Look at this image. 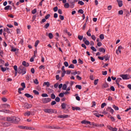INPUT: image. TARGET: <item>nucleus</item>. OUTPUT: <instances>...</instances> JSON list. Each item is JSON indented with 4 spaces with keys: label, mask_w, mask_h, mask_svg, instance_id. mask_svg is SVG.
Instances as JSON below:
<instances>
[{
    "label": "nucleus",
    "mask_w": 131,
    "mask_h": 131,
    "mask_svg": "<svg viewBox=\"0 0 131 131\" xmlns=\"http://www.w3.org/2000/svg\"><path fill=\"white\" fill-rule=\"evenodd\" d=\"M7 120L9 122H12V123H17L20 121V119L19 118H17L16 117H8L7 118Z\"/></svg>",
    "instance_id": "nucleus-1"
},
{
    "label": "nucleus",
    "mask_w": 131,
    "mask_h": 131,
    "mask_svg": "<svg viewBox=\"0 0 131 131\" xmlns=\"http://www.w3.org/2000/svg\"><path fill=\"white\" fill-rule=\"evenodd\" d=\"M18 74H21V75H24L26 74V68L23 67V66H20L18 68Z\"/></svg>",
    "instance_id": "nucleus-2"
},
{
    "label": "nucleus",
    "mask_w": 131,
    "mask_h": 131,
    "mask_svg": "<svg viewBox=\"0 0 131 131\" xmlns=\"http://www.w3.org/2000/svg\"><path fill=\"white\" fill-rule=\"evenodd\" d=\"M44 112H46V113H49V114H53V113H55V111L53 109H49V108H46L43 110Z\"/></svg>",
    "instance_id": "nucleus-3"
},
{
    "label": "nucleus",
    "mask_w": 131,
    "mask_h": 131,
    "mask_svg": "<svg viewBox=\"0 0 131 131\" xmlns=\"http://www.w3.org/2000/svg\"><path fill=\"white\" fill-rule=\"evenodd\" d=\"M120 77H122V79L127 80L130 78V76L127 74H122V75H120Z\"/></svg>",
    "instance_id": "nucleus-4"
},
{
    "label": "nucleus",
    "mask_w": 131,
    "mask_h": 131,
    "mask_svg": "<svg viewBox=\"0 0 131 131\" xmlns=\"http://www.w3.org/2000/svg\"><path fill=\"white\" fill-rule=\"evenodd\" d=\"M52 101V99L50 98H46L42 99V102L44 104H47V103H49V102H51Z\"/></svg>",
    "instance_id": "nucleus-5"
},
{
    "label": "nucleus",
    "mask_w": 131,
    "mask_h": 131,
    "mask_svg": "<svg viewBox=\"0 0 131 131\" xmlns=\"http://www.w3.org/2000/svg\"><path fill=\"white\" fill-rule=\"evenodd\" d=\"M107 111H108V112H110V113H112V114H113L114 113V110L110 107H108L106 109Z\"/></svg>",
    "instance_id": "nucleus-6"
},
{
    "label": "nucleus",
    "mask_w": 131,
    "mask_h": 131,
    "mask_svg": "<svg viewBox=\"0 0 131 131\" xmlns=\"http://www.w3.org/2000/svg\"><path fill=\"white\" fill-rule=\"evenodd\" d=\"M117 2L118 3V6L120 8H121V7H122V6H123V4H122V1L117 0Z\"/></svg>",
    "instance_id": "nucleus-7"
},
{
    "label": "nucleus",
    "mask_w": 131,
    "mask_h": 131,
    "mask_svg": "<svg viewBox=\"0 0 131 131\" xmlns=\"http://www.w3.org/2000/svg\"><path fill=\"white\" fill-rule=\"evenodd\" d=\"M81 123L82 124H91V122L90 121H86L85 120L82 121Z\"/></svg>",
    "instance_id": "nucleus-8"
},
{
    "label": "nucleus",
    "mask_w": 131,
    "mask_h": 131,
    "mask_svg": "<svg viewBox=\"0 0 131 131\" xmlns=\"http://www.w3.org/2000/svg\"><path fill=\"white\" fill-rule=\"evenodd\" d=\"M22 64L23 66H25V67H28V66H29V63L26 62L25 61H23Z\"/></svg>",
    "instance_id": "nucleus-9"
},
{
    "label": "nucleus",
    "mask_w": 131,
    "mask_h": 131,
    "mask_svg": "<svg viewBox=\"0 0 131 131\" xmlns=\"http://www.w3.org/2000/svg\"><path fill=\"white\" fill-rule=\"evenodd\" d=\"M25 97L27 98H31V99H33V96L28 93H26L25 94Z\"/></svg>",
    "instance_id": "nucleus-10"
},
{
    "label": "nucleus",
    "mask_w": 131,
    "mask_h": 131,
    "mask_svg": "<svg viewBox=\"0 0 131 131\" xmlns=\"http://www.w3.org/2000/svg\"><path fill=\"white\" fill-rule=\"evenodd\" d=\"M25 105H26V108H27V109H29V108H31V107H32V104H31L26 103Z\"/></svg>",
    "instance_id": "nucleus-11"
},
{
    "label": "nucleus",
    "mask_w": 131,
    "mask_h": 131,
    "mask_svg": "<svg viewBox=\"0 0 131 131\" xmlns=\"http://www.w3.org/2000/svg\"><path fill=\"white\" fill-rule=\"evenodd\" d=\"M72 110H78V111H80L81 109H80V107H78V106H77V107H74V106H73L72 107Z\"/></svg>",
    "instance_id": "nucleus-12"
},
{
    "label": "nucleus",
    "mask_w": 131,
    "mask_h": 131,
    "mask_svg": "<svg viewBox=\"0 0 131 131\" xmlns=\"http://www.w3.org/2000/svg\"><path fill=\"white\" fill-rule=\"evenodd\" d=\"M48 128H51V129H59L60 128V127H55V126H48L47 127Z\"/></svg>",
    "instance_id": "nucleus-13"
},
{
    "label": "nucleus",
    "mask_w": 131,
    "mask_h": 131,
    "mask_svg": "<svg viewBox=\"0 0 131 131\" xmlns=\"http://www.w3.org/2000/svg\"><path fill=\"white\" fill-rule=\"evenodd\" d=\"M31 114V112L29 111H27L24 114L25 116H30V115Z\"/></svg>",
    "instance_id": "nucleus-14"
},
{
    "label": "nucleus",
    "mask_w": 131,
    "mask_h": 131,
    "mask_svg": "<svg viewBox=\"0 0 131 131\" xmlns=\"http://www.w3.org/2000/svg\"><path fill=\"white\" fill-rule=\"evenodd\" d=\"M99 52H102V53H105L106 52V50L103 48H100L99 49Z\"/></svg>",
    "instance_id": "nucleus-15"
},
{
    "label": "nucleus",
    "mask_w": 131,
    "mask_h": 131,
    "mask_svg": "<svg viewBox=\"0 0 131 131\" xmlns=\"http://www.w3.org/2000/svg\"><path fill=\"white\" fill-rule=\"evenodd\" d=\"M48 36L50 39H52L54 37V35L52 33H49L48 34Z\"/></svg>",
    "instance_id": "nucleus-16"
},
{
    "label": "nucleus",
    "mask_w": 131,
    "mask_h": 131,
    "mask_svg": "<svg viewBox=\"0 0 131 131\" xmlns=\"http://www.w3.org/2000/svg\"><path fill=\"white\" fill-rule=\"evenodd\" d=\"M0 67L1 68V70H2V71H3V72H5L7 71V68L3 67V66H0Z\"/></svg>",
    "instance_id": "nucleus-17"
},
{
    "label": "nucleus",
    "mask_w": 131,
    "mask_h": 131,
    "mask_svg": "<svg viewBox=\"0 0 131 131\" xmlns=\"http://www.w3.org/2000/svg\"><path fill=\"white\" fill-rule=\"evenodd\" d=\"M103 59H105V61H108L109 60V57H108V54H106L103 56Z\"/></svg>",
    "instance_id": "nucleus-18"
},
{
    "label": "nucleus",
    "mask_w": 131,
    "mask_h": 131,
    "mask_svg": "<svg viewBox=\"0 0 131 131\" xmlns=\"http://www.w3.org/2000/svg\"><path fill=\"white\" fill-rule=\"evenodd\" d=\"M72 74H73V75H76V74H78V75H79V74H80V72L79 71H77V72H73L71 73Z\"/></svg>",
    "instance_id": "nucleus-19"
},
{
    "label": "nucleus",
    "mask_w": 131,
    "mask_h": 131,
    "mask_svg": "<svg viewBox=\"0 0 131 131\" xmlns=\"http://www.w3.org/2000/svg\"><path fill=\"white\" fill-rule=\"evenodd\" d=\"M70 7V5H69L68 3H65L64 5V7L66 9H68Z\"/></svg>",
    "instance_id": "nucleus-20"
},
{
    "label": "nucleus",
    "mask_w": 131,
    "mask_h": 131,
    "mask_svg": "<svg viewBox=\"0 0 131 131\" xmlns=\"http://www.w3.org/2000/svg\"><path fill=\"white\" fill-rule=\"evenodd\" d=\"M3 108H9L10 107V105L8 104H5L3 105Z\"/></svg>",
    "instance_id": "nucleus-21"
},
{
    "label": "nucleus",
    "mask_w": 131,
    "mask_h": 131,
    "mask_svg": "<svg viewBox=\"0 0 131 131\" xmlns=\"http://www.w3.org/2000/svg\"><path fill=\"white\" fill-rule=\"evenodd\" d=\"M4 31H5V32H8V33H11V31H10V29L8 28H4Z\"/></svg>",
    "instance_id": "nucleus-22"
},
{
    "label": "nucleus",
    "mask_w": 131,
    "mask_h": 131,
    "mask_svg": "<svg viewBox=\"0 0 131 131\" xmlns=\"http://www.w3.org/2000/svg\"><path fill=\"white\" fill-rule=\"evenodd\" d=\"M113 108H114L116 111L119 110V108H118V107L115 105H113Z\"/></svg>",
    "instance_id": "nucleus-23"
},
{
    "label": "nucleus",
    "mask_w": 131,
    "mask_h": 131,
    "mask_svg": "<svg viewBox=\"0 0 131 131\" xmlns=\"http://www.w3.org/2000/svg\"><path fill=\"white\" fill-rule=\"evenodd\" d=\"M43 85H47V88L50 86V82H45L43 83Z\"/></svg>",
    "instance_id": "nucleus-24"
},
{
    "label": "nucleus",
    "mask_w": 131,
    "mask_h": 131,
    "mask_svg": "<svg viewBox=\"0 0 131 131\" xmlns=\"http://www.w3.org/2000/svg\"><path fill=\"white\" fill-rule=\"evenodd\" d=\"M62 90L64 91H66L67 90V85L66 84H64L62 86Z\"/></svg>",
    "instance_id": "nucleus-25"
},
{
    "label": "nucleus",
    "mask_w": 131,
    "mask_h": 131,
    "mask_svg": "<svg viewBox=\"0 0 131 131\" xmlns=\"http://www.w3.org/2000/svg\"><path fill=\"white\" fill-rule=\"evenodd\" d=\"M121 80H122V79H121V78H118L116 80V82L119 83L120 82V81H121Z\"/></svg>",
    "instance_id": "nucleus-26"
},
{
    "label": "nucleus",
    "mask_w": 131,
    "mask_h": 131,
    "mask_svg": "<svg viewBox=\"0 0 131 131\" xmlns=\"http://www.w3.org/2000/svg\"><path fill=\"white\" fill-rule=\"evenodd\" d=\"M99 38H100V39L103 40L104 39V38H105V37H104V34H101L99 35Z\"/></svg>",
    "instance_id": "nucleus-27"
},
{
    "label": "nucleus",
    "mask_w": 131,
    "mask_h": 131,
    "mask_svg": "<svg viewBox=\"0 0 131 131\" xmlns=\"http://www.w3.org/2000/svg\"><path fill=\"white\" fill-rule=\"evenodd\" d=\"M50 27V24L47 23L46 24L45 26H44V28H46V29H48V28H49V27Z\"/></svg>",
    "instance_id": "nucleus-28"
},
{
    "label": "nucleus",
    "mask_w": 131,
    "mask_h": 131,
    "mask_svg": "<svg viewBox=\"0 0 131 131\" xmlns=\"http://www.w3.org/2000/svg\"><path fill=\"white\" fill-rule=\"evenodd\" d=\"M61 108L62 109H65L66 108V104H65L64 103H63L61 104Z\"/></svg>",
    "instance_id": "nucleus-29"
},
{
    "label": "nucleus",
    "mask_w": 131,
    "mask_h": 131,
    "mask_svg": "<svg viewBox=\"0 0 131 131\" xmlns=\"http://www.w3.org/2000/svg\"><path fill=\"white\" fill-rule=\"evenodd\" d=\"M51 99L54 100V99H56V95H55V94H52L51 95Z\"/></svg>",
    "instance_id": "nucleus-30"
},
{
    "label": "nucleus",
    "mask_w": 131,
    "mask_h": 131,
    "mask_svg": "<svg viewBox=\"0 0 131 131\" xmlns=\"http://www.w3.org/2000/svg\"><path fill=\"white\" fill-rule=\"evenodd\" d=\"M10 8H11V6L10 5H8L7 6H6L5 8H4V10H5L6 11L10 9Z\"/></svg>",
    "instance_id": "nucleus-31"
},
{
    "label": "nucleus",
    "mask_w": 131,
    "mask_h": 131,
    "mask_svg": "<svg viewBox=\"0 0 131 131\" xmlns=\"http://www.w3.org/2000/svg\"><path fill=\"white\" fill-rule=\"evenodd\" d=\"M33 93H34L35 95H39V92L36 90H33Z\"/></svg>",
    "instance_id": "nucleus-32"
},
{
    "label": "nucleus",
    "mask_w": 131,
    "mask_h": 131,
    "mask_svg": "<svg viewBox=\"0 0 131 131\" xmlns=\"http://www.w3.org/2000/svg\"><path fill=\"white\" fill-rule=\"evenodd\" d=\"M103 88L106 89V88H108L109 87V85L108 84V83H105L103 84Z\"/></svg>",
    "instance_id": "nucleus-33"
},
{
    "label": "nucleus",
    "mask_w": 131,
    "mask_h": 131,
    "mask_svg": "<svg viewBox=\"0 0 131 131\" xmlns=\"http://www.w3.org/2000/svg\"><path fill=\"white\" fill-rule=\"evenodd\" d=\"M78 38L80 40H82V39L83 38V36H82V35H78Z\"/></svg>",
    "instance_id": "nucleus-34"
},
{
    "label": "nucleus",
    "mask_w": 131,
    "mask_h": 131,
    "mask_svg": "<svg viewBox=\"0 0 131 131\" xmlns=\"http://www.w3.org/2000/svg\"><path fill=\"white\" fill-rule=\"evenodd\" d=\"M41 97H49V95L46 93H43V94H41Z\"/></svg>",
    "instance_id": "nucleus-35"
},
{
    "label": "nucleus",
    "mask_w": 131,
    "mask_h": 131,
    "mask_svg": "<svg viewBox=\"0 0 131 131\" xmlns=\"http://www.w3.org/2000/svg\"><path fill=\"white\" fill-rule=\"evenodd\" d=\"M98 82H99V79L95 80L94 82L95 85H97V84H98Z\"/></svg>",
    "instance_id": "nucleus-36"
},
{
    "label": "nucleus",
    "mask_w": 131,
    "mask_h": 131,
    "mask_svg": "<svg viewBox=\"0 0 131 131\" xmlns=\"http://www.w3.org/2000/svg\"><path fill=\"white\" fill-rule=\"evenodd\" d=\"M64 66L66 67H68V66H69V64L68 63V62L67 61H65L64 63H63Z\"/></svg>",
    "instance_id": "nucleus-37"
},
{
    "label": "nucleus",
    "mask_w": 131,
    "mask_h": 131,
    "mask_svg": "<svg viewBox=\"0 0 131 131\" xmlns=\"http://www.w3.org/2000/svg\"><path fill=\"white\" fill-rule=\"evenodd\" d=\"M78 5H80V6H83V5H84V3H83V2L82 1H79L78 3Z\"/></svg>",
    "instance_id": "nucleus-38"
},
{
    "label": "nucleus",
    "mask_w": 131,
    "mask_h": 131,
    "mask_svg": "<svg viewBox=\"0 0 131 131\" xmlns=\"http://www.w3.org/2000/svg\"><path fill=\"white\" fill-rule=\"evenodd\" d=\"M66 41H67V43H68V47H71V45L70 44V42H69V40H68L67 39L66 40Z\"/></svg>",
    "instance_id": "nucleus-39"
},
{
    "label": "nucleus",
    "mask_w": 131,
    "mask_h": 131,
    "mask_svg": "<svg viewBox=\"0 0 131 131\" xmlns=\"http://www.w3.org/2000/svg\"><path fill=\"white\" fill-rule=\"evenodd\" d=\"M39 69L41 70L43 69V70H45V66H40V67H39Z\"/></svg>",
    "instance_id": "nucleus-40"
},
{
    "label": "nucleus",
    "mask_w": 131,
    "mask_h": 131,
    "mask_svg": "<svg viewBox=\"0 0 131 131\" xmlns=\"http://www.w3.org/2000/svg\"><path fill=\"white\" fill-rule=\"evenodd\" d=\"M38 43H39V40H37L36 41V42H35V47H37V46H38Z\"/></svg>",
    "instance_id": "nucleus-41"
},
{
    "label": "nucleus",
    "mask_w": 131,
    "mask_h": 131,
    "mask_svg": "<svg viewBox=\"0 0 131 131\" xmlns=\"http://www.w3.org/2000/svg\"><path fill=\"white\" fill-rule=\"evenodd\" d=\"M91 49L94 52H97V49H96V48H95V47L92 46V47H91Z\"/></svg>",
    "instance_id": "nucleus-42"
},
{
    "label": "nucleus",
    "mask_w": 131,
    "mask_h": 131,
    "mask_svg": "<svg viewBox=\"0 0 131 131\" xmlns=\"http://www.w3.org/2000/svg\"><path fill=\"white\" fill-rule=\"evenodd\" d=\"M96 126H98L99 127H103V126H104V124H97L96 125Z\"/></svg>",
    "instance_id": "nucleus-43"
},
{
    "label": "nucleus",
    "mask_w": 131,
    "mask_h": 131,
    "mask_svg": "<svg viewBox=\"0 0 131 131\" xmlns=\"http://www.w3.org/2000/svg\"><path fill=\"white\" fill-rule=\"evenodd\" d=\"M13 68L14 71H18V67L17 66H14Z\"/></svg>",
    "instance_id": "nucleus-44"
},
{
    "label": "nucleus",
    "mask_w": 131,
    "mask_h": 131,
    "mask_svg": "<svg viewBox=\"0 0 131 131\" xmlns=\"http://www.w3.org/2000/svg\"><path fill=\"white\" fill-rule=\"evenodd\" d=\"M62 73L61 74V77H64L65 76V74H66V71H62Z\"/></svg>",
    "instance_id": "nucleus-45"
},
{
    "label": "nucleus",
    "mask_w": 131,
    "mask_h": 131,
    "mask_svg": "<svg viewBox=\"0 0 131 131\" xmlns=\"http://www.w3.org/2000/svg\"><path fill=\"white\" fill-rule=\"evenodd\" d=\"M76 88L77 89H78L79 90H81V89H82L81 85H76Z\"/></svg>",
    "instance_id": "nucleus-46"
},
{
    "label": "nucleus",
    "mask_w": 131,
    "mask_h": 131,
    "mask_svg": "<svg viewBox=\"0 0 131 131\" xmlns=\"http://www.w3.org/2000/svg\"><path fill=\"white\" fill-rule=\"evenodd\" d=\"M59 97H60V98H63L64 97V93H61L58 95Z\"/></svg>",
    "instance_id": "nucleus-47"
},
{
    "label": "nucleus",
    "mask_w": 131,
    "mask_h": 131,
    "mask_svg": "<svg viewBox=\"0 0 131 131\" xmlns=\"http://www.w3.org/2000/svg\"><path fill=\"white\" fill-rule=\"evenodd\" d=\"M91 38L93 40H96V36H95V35H92L91 36Z\"/></svg>",
    "instance_id": "nucleus-48"
},
{
    "label": "nucleus",
    "mask_w": 131,
    "mask_h": 131,
    "mask_svg": "<svg viewBox=\"0 0 131 131\" xmlns=\"http://www.w3.org/2000/svg\"><path fill=\"white\" fill-rule=\"evenodd\" d=\"M20 85H21L23 88H25H25H26V86L25 85V83H24V82L21 83L20 84Z\"/></svg>",
    "instance_id": "nucleus-49"
},
{
    "label": "nucleus",
    "mask_w": 131,
    "mask_h": 131,
    "mask_svg": "<svg viewBox=\"0 0 131 131\" xmlns=\"http://www.w3.org/2000/svg\"><path fill=\"white\" fill-rule=\"evenodd\" d=\"M78 12L80 13V14H83V13H84L83 10L80 9V10H78Z\"/></svg>",
    "instance_id": "nucleus-50"
},
{
    "label": "nucleus",
    "mask_w": 131,
    "mask_h": 131,
    "mask_svg": "<svg viewBox=\"0 0 131 131\" xmlns=\"http://www.w3.org/2000/svg\"><path fill=\"white\" fill-rule=\"evenodd\" d=\"M56 104H57V102H56V101H53L51 102L52 106H54V105H56Z\"/></svg>",
    "instance_id": "nucleus-51"
},
{
    "label": "nucleus",
    "mask_w": 131,
    "mask_h": 131,
    "mask_svg": "<svg viewBox=\"0 0 131 131\" xmlns=\"http://www.w3.org/2000/svg\"><path fill=\"white\" fill-rule=\"evenodd\" d=\"M118 14H119V15H123V11H122V10H119V11H118Z\"/></svg>",
    "instance_id": "nucleus-52"
},
{
    "label": "nucleus",
    "mask_w": 131,
    "mask_h": 131,
    "mask_svg": "<svg viewBox=\"0 0 131 131\" xmlns=\"http://www.w3.org/2000/svg\"><path fill=\"white\" fill-rule=\"evenodd\" d=\"M55 101H56V102H60V98H59L58 97H57L55 98Z\"/></svg>",
    "instance_id": "nucleus-53"
},
{
    "label": "nucleus",
    "mask_w": 131,
    "mask_h": 131,
    "mask_svg": "<svg viewBox=\"0 0 131 131\" xmlns=\"http://www.w3.org/2000/svg\"><path fill=\"white\" fill-rule=\"evenodd\" d=\"M69 68H72L73 69L74 68V65L73 64H71L69 66Z\"/></svg>",
    "instance_id": "nucleus-54"
},
{
    "label": "nucleus",
    "mask_w": 131,
    "mask_h": 131,
    "mask_svg": "<svg viewBox=\"0 0 131 131\" xmlns=\"http://www.w3.org/2000/svg\"><path fill=\"white\" fill-rule=\"evenodd\" d=\"M59 17L60 20H64V16H62V15H60L59 16Z\"/></svg>",
    "instance_id": "nucleus-55"
},
{
    "label": "nucleus",
    "mask_w": 131,
    "mask_h": 131,
    "mask_svg": "<svg viewBox=\"0 0 131 131\" xmlns=\"http://www.w3.org/2000/svg\"><path fill=\"white\" fill-rule=\"evenodd\" d=\"M111 90L112 91V92H115V88H114V86H111Z\"/></svg>",
    "instance_id": "nucleus-56"
},
{
    "label": "nucleus",
    "mask_w": 131,
    "mask_h": 131,
    "mask_svg": "<svg viewBox=\"0 0 131 131\" xmlns=\"http://www.w3.org/2000/svg\"><path fill=\"white\" fill-rule=\"evenodd\" d=\"M105 106H106V103L104 102V103H102L101 107L104 108V107H105Z\"/></svg>",
    "instance_id": "nucleus-57"
},
{
    "label": "nucleus",
    "mask_w": 131,
    "mask_h": 131,
    "mask_svg": "<svg viewBox=\"0 0 131 131\" xmlns=\"http://www.w3.org/2000/svg\"><path fill=\"white\" fill-rule=\"evenodd\" d=\"M54 12H57L58 11V7H55L53 8Z\"/></svg>",
    "instance_id": "nucleus-58"
},
{
    "label": "nucleus",
    "mask_w": 131,
    "mask_h": 131,
    "mask_svg": "<svg viewBox=\"0 0 131 131\" xmlns=\"http://www.w3.org/2000/svg\"><path fill=\"white\" fill-rule=\"evenodd\" d=\"M36 13V9H34L32 11V14H35Z\"/></svg>",
    "instance_id": "nucleus-59"
},
{
    "label": "nucleus",
    "mask_w": 131,
    "mask_h": 131,
    "mask_svg": "<svg viewBox=\"0 0 131 131\" xmlns=\"http://www.w3.org/2000/svg\"><path fill=\"white\" fill-rule=\"evenodd\" d=\"M85 45H86V46H89V45H90V41L89 40H86V41L84 42Z\"/></svg>",
    "instance_id": "nucleus-60"
},
{
    "label": "nucleus",
    "mask_w": 131,
    "mask_h": 131,
    "mask_svg": "<svg viewBox=\"0 0 131 131\" xmlns=\"http://www.w3.org/2000/svg\"><path fill=\"white\" fill-rule=\"evenodd\" d=\"M79 64H83V61H82V60H81V59H80V58L78 60Z\"/></svg>",
    "instance_id": "nucleus-61"
},
{
    "label": "nucleus",
    "mask_w": 131,
    "mask_h": 131,
    "mask_svg": "<svg viewBox=\"0 0 131 131\" xmlns=\"http://www.w3.org/2000/svg\"><path fill=\"white\" fill-rule=\"evenodd\" d=\"M68 118H69V115H63V119Z\"/></svg>",
    "instance_id": "nucleus-62"
},
{
    "label": "nucleus",
    "mask_w": 131,
    "mask_h": 131,
    "mask_svg": "<svg viewBox=\"0 0 131 131\" xmlns=\"http://www.w3.org/2000/svg\"><path fill=\"white\" fill-rule=\"evenodd\" d=\"M103 75H107V71H102V72Z\"/></svg>",
    "instance_id": "nucleus-63"
},
{
    "label": "nucleus",
    "mask_w": 131,
    "mask_h": 131,
    "mask_svg": "<svg viewBox=\"0 0 131 131\" xmlns=\"http://www.w3.org/2000/svg\"><path fill=\"white\" fill-rule=\"evenodd\" d=\"M50 17H51V15L50 14H48L45 16V19H46L47 20V19L48 18H49Z\"/></svg>",
    "instance_id": "nucleus-64"
}]
</instances>
